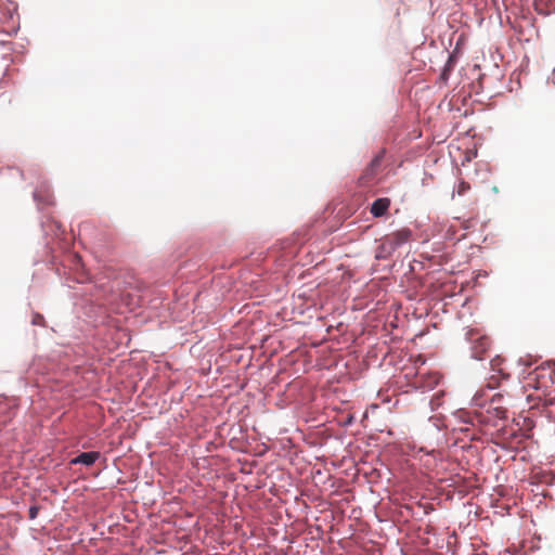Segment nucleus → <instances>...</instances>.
I'll list each match as a JSON object with an SVG mask.
<instances>
[{"label":"nucleus","mask_w":555,"mask_h":555,"mask_svg":"<svg viewBox=\"0 0 555 555\" xmlns=\"http://www.w3.org/2000/svg\"><path fill=\"white\" fill-rule=\"evenodd\" d=\"M553 404L555 405V402Z\"/></svg>","instance_id":"nucleus-13"},{"label":"nucleus","mask_w":555,"mask_h":555,"mask_svg":"<svg viewBox=\"0 0 555 555\" xmlns=\"http://www.w3.org/2000/svg\"><path fill=\"white\" fill-rule=\"evenodd\" d=\"M470 189V185L469 183L465 182V181H461L459 184H457V188H456V193L462 196L464 195L468 190Z\"/></svg>","instance_id":"nucleus-10"},{"label":"nucleus","mask_w":555,"mask_h":555,"mask_svg":"<svg viewBox=\"0 0 555 555\" xmlns=\"http://www.w3.org/2000/svg\"><path fill=\"white\" fill-rule=\"evenodd\" d=\"M390 206V199L387 197H380L375 199L371 205V214L378 218L383 217Z\"/></svg>","instance_id":"nucleus-5"},{"label":"nucleus","mask_w":555,"mask_h":555,"mask_svg":"<svg viewBox=\"0 0 555 555\" xmlns=\"http://www.w3.org/2000/svg\"><path fill=\"white\" fill-rule=\"evenodd\" d=\"M527 385L538 390H555V363H546L535 367L527 376Z\"/></svg>","instance_id":"nucleus-1"},{"label":"nucleus","mask_w":555,"mask_h":555,"mask_svg":"<svg viewBox=\"0 0 555 555\" xmlns=\"http://www.w3.org/2000/svg\"><path fill=\"white\" fill-rule=\"evenodd\" d=\"M393 248H388L386 246V238L385 236L382 238V242L378 246V249H377V258H386V257H389L392 253H393Z\"/></svg>","instance_id":"nucleus-8"},{"label":"nucleus","mask_w":555,"mask_h":555,"mask_svg":"<svg viewBox=\"0 0 555 555\" xmlns=\"http://www.w3.org/2000/svg\"><path fill=\"white\" fill-rule=\"evenodd\" d=\"M37 513H38V508L37 507L33 506V507L29 508V517L31 519L36 517Z\"/></svg>","instance_id":"nucleus-11"},{"label":"nucleus","mask_w":555,"mask_h":555,"mask_svg":"<svg viewBox=\"0 0 555 555\" xmlns=\"http://www.w3.org/2000/svg\"><path fill=\"white\" fill-rule=\"evenodd\" d=\"M476 334L470 332V336H475ZM469 339H473V337H470Z\"/></svg>","instance_id":"nucleus-12"},{"label":"nucleus","mask_w":555,"mask_h":555,"mask_svg":"<svg viewBox=\"0 0 555 555\" xmlns=\"http://www.w3.org/2000/svg\"><path fill=\"white\" fill-rule=\"evenodd\" d=\"M490 347L489 338L485 336H478L475 338L474 346H473V357L476 359H482L483 353L488 350Z\"/></svg>","instance_id":"nucleus-6"},{"label":"nucleus","mask_w":555,"mask_h":555,"mask_svg":"<svg viewBox=\"0 0 555 555\" xmlns=\"http://www.w3.org/2000/svg\"><path fill=\"white\" fill-rule=\"evenodd\" d=\"M384 155L385 151L383 150L379 153H377L371 160V163L367 165V167L363 171V175L360 178L364 183L371 182L376 177L382 166Z\"/></svg>","instance_id":"nucleus-3"},{"label":"nucleus","mask_w":555,"mask_h":555,"mask_svg":"<svg viewBox=\"0 0 555 555\" xmlns=\"http://www.w3.org/2000/svg\"><path fill=\"white\" fill-rule=\"evenodd\" d=\"M99 457H100V453L99 452H95V451L83 452V453H80L78 456L74 457L70 461V464H73V465L82 464V465H86V466H91V465H93L95 463V461Z\"/></svg>","instance_id":"nucleus-7"},{"label":"nucleus","mask_w":555,"mask_h":555,"mask_svg":"<svg viewBox=\"0 0 555 555\" xmlns=\"http://www.w3.org/2000/svg\"><path fill=\"white\" fill-rule=\"evenodd\" d=\"M412 237V231L408 228H402L390 234L385 235L386 246L396 250L403 244L408 243Z\"/></svg>","instance_id":"nucleus-2"},{"label":"nucleus","mask_w":555,"mask_h":555,"mask_svg":"<svg viewBox=\"0 0 555 555\" xmlns=\"http://www.w3.org/2000/svg\"><path fill=\"white\" fill-rule=\"evenodd\" d=\"M555 0H534L535 9L540 12H543V8H552L554 5Z\"/></svg>","instance_id":"nucleus-9"},{"label":"nucleus","mask_w":555,"mask_h":555,"mask_svg":"<svg viewBox=\"0 0 555 555\" xmlns=\"http://www.w3.org/2000/svg\"><path fill=\"white\" fill-rule=\"evenodd\" d=\"M503 400V395L501 393H495L492 396L490 402H489V406H488V412L490 411H493L495 413V416L498 418H506V408L504 405L501 404Z\"/></svg>","instance_id":"nucleus-4"}]
</instances>
